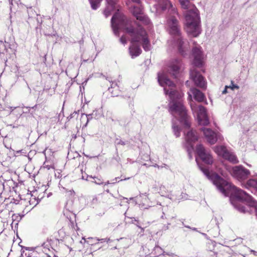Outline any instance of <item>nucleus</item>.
<instances>
[{
	"instance_id": "9",
	"label": "nucleus",
	"mask_w": 257,
	"mask_h": 257,
	"mask_svg": "<svg viewBox=\"0 0 257 257\" xmlns=\"http://www.w3.org/2000/svg\"><path fill=\"white\" fill-rule=\"evenodd\" d=\"M196 152L201 159L207 164H212L213 162V159L210 152L205 149L201 145L196 146Z\"/></svg>"
},
{
	"instance_id": "1",
	"label": "nucleus",
	"mask_w": 257,
	"mask_h": 257,
	"mask_svg": "<svg viewBox=\"0 0 257 257\" xmlns=\"http://www.w3.org/2000/svg\"><path fill=\"white\" fill-rule=\"evenodd\" d=\"M111 26L115 35H118L119 29L124 30L131 37V45L129 48L130 55L132 58L138 56L142 52L139 45L136 43L141 44L145 51H149L151 44L148 39L146 31L138 25L135 28L132 25V22L117 9L111 18Z\"/></svg>"
},
{
	"instance_id": "15",
	"label": "nucleus",
	"mask_w": 257,
	"mask_h": 257,
	"mask_svg": "<svg viewBox=\"0 0 257 257\" xmlns=\"http://www.w3.org/2000/svg\"><path fill=\"white\" fill-rule=\"evenodd\" d=\"M188 93V99L190 101V103L193 102L192 95L193 96L195 100L199 102L203 101L206 99L204 94L195 88H190V91Z\"/></svg>"
},
{
	"instance_id": "4",
	"label": "nucleus",
	"mask_w": 257,
	"mask_h": 257,
	"mask_svg": "<svg viewBox=\"0 0 257 257\" xmlns=\"http://www.w3.org/2000/svg\"><path fill=\"white\" fill-rule=\"evenodd\" d=\"M179 2L182 8L186 10L185 13L186 32L193 37L198 36L201 33L198 10L190 3V0H179Z\"/></svg>"
},
{
	"instance_id": "19",
	"label": "nucleus",
	"mask_w": 257,
	"mask_h": 257,
	"mask_svg": "<svg viewBox=\"0 0 257 257\" xmlns=\"http://www.w3.org/2000/svg\"><path fill=\"white\" fill-rule=\"evenodd\" d=\"M224 159L233 164H237L239 162L236 156L233 153L229 151Z\"/></svg>"
},
{
	"instance_id": "39",
	"label": "nucleus",
	"mask_w": 257,
	"mask_h": 257,
	"mask_svg": "<svg viewBox=\"0 0 257 257\" xmlns=\"http://www.w3.org/2000/svg\"><path fill=\"white\" fill-rule=\"evenodd\" d=\"M239 178L238 180H239V181H241V182L243 181V182H244V179H245V178H242V177H240V178Z\"/></svg>"
},
{
	"instance_id": "7",
	"label": "nucleus",
	"mask_w": 257,
	"mask_h": 257,
	"mask_svg": "<svg viewBox=\"0 0 257 257\" xmlns=\"http://www.w3.org/2000/svg\"><path fill=\"white\" fill-rule=\"evenodd\" d=\"M190 106L193 113L197 115L200 124L207 125L209 123L206 110L204 106L198 105L194 102H190Z\"/></svg>"
},
{
	"instance_id": "45",
	"label": "nucleus",
	"mask_w": 257,
	"mask_h": 257,
	"mask_svg": "<svg viewBox=\"0 0 257 257\" xmlns=\"http://www.w3.org/2000/svg\"><path fill=\"white\" fill-rule=\"evenodd\" d=\"M97 184H101V183H100V182H97Z\"/></svg>"
},
{
	"instance_id": "28",
	"label": "nucleus",
	"mask_w": 257,
	"mask_h": 257,
	"mask_svg": "<svg viewBox=\"0 0 257 257\" xmlns=\"http://www.w3.org/2000/svg\"><path fill=\"white\" fill-rule=\"evenodd\" d=\"M198 166H199L200 169L203 172V173L205 175H206L207 177H210L209 175V172L207 169L204 168L203 167H202L201 166H200L199 165H198Z\"/></svg>"
},
{
	"instance_id": "33",
	"label": "nucleus",
	"mask_w": 257,
	"mask_h": 257,
	"mask_svg": "<svg viewBox=\"0 0 257 257\" xmlns=\"http://www.w3.org/2000/svg\"><path fill=\"white\" fill-rule=\"evenodd\" d=\"M115 143L117 145H123V146L125 145V143L123 141H122L121 140L118 139H116Z\"/></svg>"
},
{
	"instance_id": "8",
	"label": "nucleus",
	"mask_w": 257,
	"mask_h": 257,
	"mask_svg": "<svg viewBox=\"0 0 257 257\" xmlns=\"http://www.w3.org/2000/svg\"><path fill=\"white\" fill-rule=\"evenodd\" d=\"M225 167L226 170L232 176L245 177L250 175L249 171L241 165L235 167L225 166Z\"/></svg>"
},
{
	"instance_id": "30",
	"label": "nucleus",
	"mask_w": 257,
	"mask_h": 257,
	"mask_svg": "<svg viewBox=\"0 0 257 257\" xmlns=\"http://www.w3.org/2000/svg\"><path fill=\"white\" fill-rule=\"evenodd\" d=\"M119 41L121 43H122L123 45H125L127 43V39L125 37V36L123 35L119 39Z\"/></svg>"
},
{
	"instance_id": "16",
	"label": "nucleus",
	"mask_w": 257,
	"mask_h": 257,
	"mask_svg": "<svg viewBox=\"0 0 257 257\" xmlns=\"http://www.w3.org/2000/svg\"><path fill=\"white\" fill-rule=\"evenodd\" d=\"M194 57L193 64L195 66L201 67L203 63V57L200 48L195 47L192 50Z\"/></svg>"
},
{
	"instance_id": "29",
	"label": "nucleus",
	"mask_w": 257,
	"mask_h": 257,
	"mask_svg": "<svg viewBox=\"0 0 257 257\" xmlns=\"http://www.w3.org/2000/svg\"><path fill=\"white\" fill-rule=\"evenodd\" d=\"M217 173H215L213 175L212 177H220V175H224L222 170L220 168L217 169Z\"/></svg>"
},
{
	"instance_id": "43",
	"label": "nucleus",
	"mask_w": 257,
	"mask_h": 257,
	"mask_svg": "<svg viewBox=\"0 0 257 257\" xmlns=\"http://www.w3.org/2000/svg\"><path fill=\"white\" fill-rule=\"evenodd\" d=\"M172 11L174 12V14L176 13V11H175V9H173Z\"/></svg>"
},
{
	"instance_id": "42",
	"label": "nucleus",
	"mask_w": 257,
	"mask_h": 257,
	"mask_svg": "<svg viewBox=\"0 0 257 257\" xmlns=\"http://www.w3.org/2000/svg\"><path fill=\"white\" fill-rule=\"evenodd\" d=\"M111 89H112V87H109V88H108V90H109L110 92H111V93H112V92L111 91Z\"/></svg>"
},
{
	"instance_id": "13",
	"label": "nucleus",
	"mask_w": 257,
	"mask_h": 257,
	"mask_svg": "<svg viewBox=\"0 0 257 257\" xmlns=\"http://www.w3.org/2000/svg\"><path fill=\"white\" fill-rule=\"evenodd\" d=\"M201 131L203 132L207 142L210 144H214L218 139H220V135L217 134L209 128L203 127Z\"/></svg>"
},
{
	"instance_id": "38",
	"label": "nucleus",
	"mask_w": 257,
	"mask_h": 257,
	"mask_svg": "<svg viewBox=\"0 0 257 257\" xmlns=\"http://www.w3.org/2000/svg\"><path fill=\"white\" fill-rule=\"evenodd\" d=\"M54 173H55V174H54L55 177H59V174H60V173H59V171H57V173H56V172H54Z\"/></svg>"
},
{
	"instance_id": "14",
	"label": "nucleus",
	"mask_w": 257,
	"mask_h": 257,
	"mask_svg": "<svg viewBox=\"0 0 257 257\" xmlns=\"http://www.w3.org/2000/svg\"><path fill=\"white\" fill-rule=\"evenodd\" d=\"M181 66L182 63L180 59H173L169 64L168 71L175 77H177L180 72Z\"/></svg>"
},
{
	"instance_id": "32",
	"label": "nucleus",
	"mask_w": 257,
	"mask_h": 257,
	"mask_svg": "<svg viewBox=\"0 0 257 257\" xmlns=\"http://www.w3.org/2000/svg\"><path fill=\"white\" fill-rule=\"evenodd\" d=\"M228 87L232 90H234V89H239V86L237 85L234 84L233 81H231L230 85L228 86Z\"/></svg>"
},
{
	"instance_id": "37",
	"label": "nucleus",
	"mask_w": 257,
	"mask_h": 257,
	"mask_svg": "<svg viewBox=\"0 0 257 257\" xmlns=\"http://www.w3.org/2000/svg\"><path fill=\"white\" fill-rule=\"evenodd\" d=\"M48 170H50L51 172H54V173L55 172L54 168H53V167L48 168Z\"/></svg>"
},
{
	"instance_id": "34",
	"label": "nucleus",
	"mask_w": 257,
	"mask_h": 257,
	"mask_svg": "<svg viewBox=\"0 0 257 257\" xmlns=\"http://www.w3.org/2000/svg\"><path fill=\"white\" fill-rule=\"evenodd\" d=\"M13 199L14 200V202H12V201H11V203H15L16 205L19 203L20 200H18L17 199Z\"/></svg>"
},
{
	"instance_id": "36",
	"label": "nucleus",
	"mask_w": 257,
	"mask_h": 257,
	"mask_svg": "<svg viewBox=\"0 0 257 257\" xmlns=\"http://www.w3.org/2000/svg\"><path fill=\"white\" fill-rule=\"evenodd\" d=\"M82 239L84 240V242H83L82 241H80L81 243L83 244L85 242L88 243V241L86 240V239L84 237H82Z\"/></svg>"
},
{
	"instance_id": "23",
	"label": "nucleus",
	"mask_w": 257,
	"mask_h": 257,
	"mask_svg": "<svg viewBox=\"0 0 257 257\" xmlns=\"http://www.w3.org/2000/svg\"><path fill=\"white\" fill-rule=\"evenodd\" d=\"M55 241H56V239L55 240L53 237L50 236L47 238L46 242L43 243L42 246H43L44 247H47V248H48L49 246L52 247L54 244Z\"/></svg>"
},
{
	"instance_id": "31",
	"label": "nucleus",
	"mask_w": 257,
	"mask_h": 257,
	"mask_svg": "<svg viewBox=\"0 0 257 257\" xmlns=\"http://www.w3.org/2000/svg\"><path fill=\"white\" fill-rule=\"evenodd\" d=\"M236 207L241 212L245 213L246 210L245 207L244 206H242L241 205H239L238 206H236Z\"/></svg>"
},
{
	"instance_id": "20",
	"label": "nucleus",
	"mask_w": 257,
	"mask_h": 257,
	"mask_svg": "<svg viewBox=\"0 0 257 257\" xmlns=\"http://www.w3.org/2000/svg\"><path fill=\"white\" fill-rule=\"evenodd\" d=\"M246 188H253L257 191V179H250L244 184Z\"/></svg>"
},
{
	"instance_id": "2",
	"label": "nucleus",
	"mask_w": 257,
	"mask_h": 257,
	"mask_svg": "<svg viewBox=\"0 0 257 257\" xmlns=\"http://www.w3.org/2000/svg\"><path fill=\"white\" fill-rule=\"evenodd\" d=\"M158 81L160 85L164 87L165 94L170 97L169 111L175 117L178 116L180 121L186 127H190L187 110L181 100L183 94L176 90V85L168 78L164 71L158 73Z\"/></svg>"
},
{
	"instance_id": "25",
	"label": "nucleus",
	"mask_w": 257,
	"mask_h": 257,
	"mask_svg": "<svg viewBox=\"0 0 257 257\" xmlns=\"http://www.w3.org/2000/svg\"><path fill=\"white\" fill-rule=\"evenodd\" d=\"M58 233L59 234V237L56 238V241H59V240H62L64 238L65 236V232L64 231V230L62 228L58 230Z\"/></svg>"
},
{
	"instance_id": "27",
	"label": "nucleus",
	"mask_w": 257,
	"mask_h": 257,
	"mask_svg": "<svg viewBox=\"0 0 257 257\" xmlns=\"http://www.w3.org/2000/svg\"><path fill=\"white\" fill-rule=\"evenodd\" d=\"M173 129L174 133L175 135L177 137H179L180 136V130L179 127L178 126H175L174 124H173Z\"/></svg>"
},
{
	"instance_id": "11",
	"label": "nucleus",
	"mask_w": 257,
	"mask_h": 257,
	"mask_svg": "<svg viewBox=\"0 0 257 257\" xmlns=\"http://www.w3.org/2000/svg\"><path fill=\"white\" fill-rule=\"evenodd\" d=\"M198 139V136L197 133L195 131L193 130L189 131L185 136V140L189 145H190V146L188 147L187 148V152L190 159L192 158L191 154L193 150V146L191 145V144L197 141Z\"/></svg>"
},
{
	"instance_id": "6",
	"label": "nucleus",
	"mask_w": 257,
	"mask_h": 257,
	"mask_svg": "<svg viewBox=\"0 0 257 257\" xmlns=\"http://www.w3.org/2000/svg\"><path fill=\"white\" fill-rule=\"evenodd\" d=\"M167 26L168 32L172 36V38L168 41L169 45L177 46L179 52L184 55L182 50V41L181 33L178 22L175 16H170L167 20Z\"/></svg>"
},
{
	"instance_id": "44",
	"label": "nucleus",
	"mask_w": 257,
	"mask_h": 257,
	"mask_svg": "<svg viewBox=\"0 0 257 257\" xmlns=\"http://www.w3.org/2000/svg\"><path fill=\"white\" fill-rule=\"evenodd\" d=\"M93 239L92 237H89V238H88V239Z\"/></svg>"
},
{
	"instance_id": "17",
	"label": "nucleus",
	"mask_w": 257,
	"mask_h": 257,
	"mask_svg": "<svg viewBox=\"0 0 257 257\" xmlns=\"http://www.w3.org/2000/svg\"><path fill=\"white\" fill-rule=\"evenodd\" d=\"M106 6L103 11V14L106 18L109 16L111 12L117 9L118 0H106Z\"/></svg>"
},
{
	"instance_id": "18",
	"label": "nucleus",
	"mask_w": 257,
	"mask_h": 257,
	"mask_svg": "<svg viewBox=\"0 0 257 257\" xmlns=\"http://www.w3.org/2000/svg\"><path fill=\"white\" fill-rule=\"evenodd\" d=\"M214 151L218 155V156L222 157L223 159L226 157L229 151L224 146H217L213 148Z\"/></svg>"
},
{
	"instance_id": "40",
	"label": "nucleus",
	"mask_w": 257,
	"mask_h": 257,
	"mask_svg": "<svg viewBox=\"0 0 257 257\" xmlns=\"http://www.w3.org/2000/svg\"><path fill=\"white\" fill-rule=\"evenodd\" d=\"M133 2L139 4L140 2V0H131Z\"/></svg>"
},
{
	"instance_id": "3",
	"label": "nucleus",
	"mask_w": 257,
	"mask_h": 257,
	"mask_svg": "<svg viewBox=\"0 0 257 257\" xmlns=\"http://www.w3.org/2000/svg\"><path fill=\"white\" fill-rule=\"evenodd\" d=\"M217 189L225 196H229L234 205V201L245 202L250 206H256L257 203L253 198L244 191L236 187L224 178H208Z\"/></svg>"
},
{
	"instance_id": "10",
	"label": "nucleus",
	"mask_w": 257,
	"mask_h": 257,
	"mask_svg": "<svg viewBox=\"0 0 257 257\" xmlns=\"http://www.w3.org/2000/svg\"><path fill=\"white\" fill-rule=\"evenodd\" d=\"M190 78L193 81L195 85L201 88L206 89V80L202 75L195 69L191 70Z\"/></svg>"
},
{
	"instance_id": "12",
	"label": "nucleus",
	"mask_w": 257,
	"mask_h": 257,
	"mask_svg": "<svg viewBox=\"0 0 257 257\" xmlns=\"http://www.w3.org/2000/svg\"><path fill=\"white\" fill-rule=\"evenodd\" d=\"M131 12L137 19L142 22V23L145 25L150 24L149 19L142 13V9L140 6H133L132 8Z\"/></svg>"
},
{
	"instance_id": "5",
	"label": "nucleus",
	"mask_w": 257,
	"mask_h": 257,
	"mask_svg": "<svg viewBox=\"0 0 257 257\" xmlns=\"http://www.w3.org/2000/svg\"><path fill=\"white\" fill-rule=\"evenodd\" d=\"M17 181L18 182L14 180L12 178L5 180L3 183L4 187L9 190L18 187H20L21 189L24 187V190L21 191V193L19 195V198L20 200L28 201L30 205L35 206L37 204L38 201L36 200L35 197L33 196L30 189L32 187H34V184L35 182H36V181L32 178H29L28 179L24 181H20L17 179Z\"/></svg>"
},
{
	"instance_id": "24",
	"label": "nucleus",
	"mask_w": 257,
	"mask_h": 257,
	"mask_svg": "<svg viewBox=\"0 0 257 257\" xmlns=\"http://www.w3.org/2000/svg\"><path fill=\"white\" fill-rule=\"evenodd\" d=\"M102 0H89L91 8L95 10L100 6V3Z\"/></svg>"
},
{
	"instance_id": "21",
	"label": "nucleus",
	"mask_w": 257,
	"mask_h": 257,
	"mask_svg": "<svg viewBox=\"0 0 257 257\" xmlns=\"http://www.w3.org/2000/svg\"><path fill=\"white\" fill-rule=\"evenodd\" d=\"M36 251L33 249L26 248L23 250L21 255L22 257H37Z\"/></svg>"
},
{
	"instance_id": "35",
	"label": "nucleus",
	"mask_w": 257,
	"mask_h": 257,
	"mask_svg": "<svg viewBox=\"0 0 257 257\" xmlns=\"http://www.w3.org/2000/svg\"><path fill=\"white\" fill-rule=\"evenodd\" d=\"M228 88V86H225V89L222 91L223 94H225L227 93V88Z\"/></svg>"
},
{
	"instance_id": "41",
	"label": "nucleus",
	"mask_w": 257,
	"mask_h": 257,
	"mask_svg": "<svg viewBox=\"0 0 257 257\" xmlns=\"http://www.w3.org/2000/svg\"><path fill=\"white\" fill-rule=\"evenodd\" d=\"M22 151H23V150H19V151H17L16 152V153H17V154H18V153H21V152H22Z\"/></svg>"
},
{
	"instance_id": "26",
	"label": "nucleus",
	"mask_w": 257,
	"mask_h": 257,
	"mask_svg": "<svg viewBox=\"0 0 257 257\" xmlns=\"http://www.w3.org/2000/svg\"><path fill=\"white\" fill-rule=\"evenodd\" d=\"M159 193L162 196L169 195L168 191L166 190V188L164 186H162L160 187Z\"/></svg>"
},
{
	"instance_id": "22",
	"label": "nucleus",
	"mask_w": 257,
	"mask_h": 257,
	"mask_svg": "<svg viewBox=\"0 0 257 257\" xmlns=\"http://www.w3.org/2000/svg\"><path fill=\"white\" fill-rule=\"evenodd\" d=\"M158 4L162 10L172 7L170 2L168 0H158Z\"/></svg>"
}]
</instances>
